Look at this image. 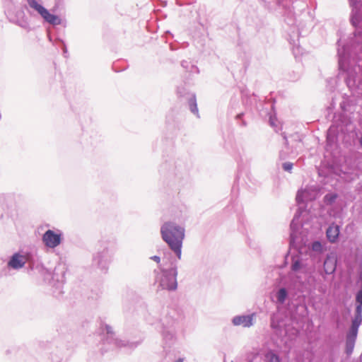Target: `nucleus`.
Here are the masks:
<instances>
[{
  "instance_id": "obj_1",
  "label": "nucleus",
  "mask_w": 362,
  "mask_h": 362,
  "mask_svg": "<svg viewBox=\"0 0 362 362\" xmlns=\"http://www.w3.org/2000/svg\"><path fill=\"white\" fill-rule=\"evenodd\" d=\"M163 240L180 259L182 240L185 238V229L174 223L165 222L160 228Z\"/></svg>"
},
{
  "instance_id": "obj_2",
  "label": "nucleus",
  "mask_w": 362,
  "mask_h": 362,
  "mask_svg": "<svg viewBox=\"0 0 362 362\" xmlns=\"http://www.w3.org/2000/svg\"><path fill=\"white\" fill-rule=\"evenodd\" d=\"M28 3L31 8L37 11L49 23L54 25L61 24L62 21L59 17L51 14L45 8L39 4L35 0H28Z\"/></svg>"
},
{
  "instance_id": "obj_3",
  "label": "nucleus",
  "mask_w": 362,
  "mask_h": 362,
  "mask_svg": "<svg viewBox=\"0 0 362 362\" xmlns=\"http://www.w3.org/2000/svg\"><path fill=\"white\" fill-rule=\"evenodd\" d=\"M177 270L171 268L167 271H164L160 279V286L163 288L171 291L177 288Z\"/></svg>"
},
{
  "instance_id": "obj_4",
  "label": "nucleus",
  "mask_w": 362,
  "mask_h": 362,
  "mask_svg": "<svg viewBox=\"0 0 362 362\" xmlns=\"http://www.w3.org/2000/svg\"><path fill=\"white\" fill-rule=\"evenodd\" d=\"M42 241L47 247L54 248L61 243V234L48 230L43 235Z\"/></svg>"
},
{
  "instance_id": "obj_5",
  "label": "nucleus",
  "mask_w": 362,
  "mask_h": 362,
  "mask_svg": "<svg viewBox=\"0 0 362 362\" xmlns=\"http://www.w3.org/2000/svg\"><path fill=\"white\" fill-rule=\"evenodd\" d=\"M337 257L334 253L328 254L323 264L324 272L327 274H333L337 268Z\"/></svg>"
},
{
  "instance_id": "obj_6",
  "label": "nucleus",
  "mask_w": 362,
  "mask_h": 362,
  "mask_svg": "<svg viewBox=\"0 0 362 362\" xmlns=\"http://www.w3.org/2000/svg\"><path fill=\"white\" fill-rule=\"evenodd\" d=\"M26 260L27 259L25 256L16 253L12 256L8 265L13 269H20L25 265Z\"/></svg>"
},
{
  "instance_id": "obj_7",
  "label": "nucleus",
  "mask_w": 362,
  "mask_h": 362,
  "mask_svg": "<svg viewBox=\"0 0 362 362\" xmlns=\"http://www.w3.org/2000/svg\"><path fill=\"white\" fill-rule=\"evenodd\" d=\"M358 333V329L354 330V328L351 327L349 334L347 336V350L346 352L348 354H350L352 352L354 344L355 339L356 338Z\"/></svg>"
},
{
  "instance_id": "obj_8",
  "label": "nucleus",
  "mask_w": 362,
  "mask_h": 362,
  "mask_svg": "<svg viewBox=\"0 0 362 362\" xmlns=\"http://www.w3.org/2000/svg\"><path fill=\"white\" fill-rule=\"evenodd\" d=\"M326 233L328 240L332 243H334L338 238L339 234V226L335 225L330 226L327 228Z\"/></svg>"
},
{
  "instance_id": "obj_9",
  "label": "nucleus",
  "mask_w": 362,
  "mask_h": 362,
  "mask_svg": "<svg viewBox=\"0 0 362 362\" xmlns=\"http://www.w3.org/2000/svg\"><path fill=\"white\" fill-rule=\"evenodd\" d=\"M234 325H242L247 327L249 325V317L247 316H236L233 319Z\"/></svg>"
},
{
  "instance_id": "obj_10",
  "label": "nucleus",
  "mask_w": 362,
  "mask_h": 362,
  "mask_svg": "<svg viewBox=\"0 0 362 362\" xmlns=\"http://www.w3.org/2000/svg\"><path fill=\"white\" fill-rule=\"evenodd\" d=\"M266 359L267 362H280L279 356L272 351L267 354Z\"/></svg>"
},
{
  "instance_id": "obj_11",
  "label": "nucleus",
  "mask_w": 362,
  "mask_h": 362,
  "mask_svg": "<svg viewBox=\"0 0 362 362\" xmlns=\"http://www.w3.org/2000/svg\"><path fill=\"white\" fill-rule=\"evenodd\" d=\"M287 296V292L285 288H281L277 293V299L280 303H283Z\"/></svg>"
},
{
  "instance_id": "obj_12",
  "label": "nucleus",
  "mask_w": 362,
  "mask_h": 362,
  "mask_svg": "<svg viewBox=\"0 0 362 362\" xmlns=\"http://www.w3.org/2000/svg\"><path fill=\"white\" fill-rule=\"evenodd\" d=\"M362 320V309L360 307H356V315L353 321L361 323Z\"/></svg>"
},
{
  "instance_id": "obj_13",
  "label": "nucleus",
  "mask_w": 362,
  "mask_h": 362,
  "mask_svg": "<svg viewBox=\"0 0 362 362\" xmlns=\"http://www.w3.org/2000/svg\"><path fill=\"white\" fill-rule=\"evenodd\" d=\"M189 105L191 111L193 113H194V114L197 113L198 109H197V106L196 99L194 98H190L189 100Z\"/></svg>"
},
{
  "instance_id": "obj_14",
  "label": "nucleus",
  "mask_w": 362,
  "mask_h": 362,
  "mask_svg": "<svg viewBox=\"0 0 362 362\" xmlns=\"http://www.w3.org/2000/svg\"><path fill=\"white\" fill-rule=\"evenodd\" d=\"M301 268V264L299 259H295L293 261L291 265V269L294 272L298 271Z\"/></svg>"
},
{
  "instance_id": "obj_15",
  "label": "nucleus",
  "mask_w": 362,
  "mask_h": 362,
  "mask_svg": "<svg viewBox=\"0 0 362 362\" xmlns=\"http://www.w3.org/2000/svg\"><path fill=\"white\" fill-rule=\"evenodd\" d=\"M356 300L357 303L356 307H360L362 309V290L359 291L356 297Z\"/></svg>"
},
{
  "instance_id": "obj_16",
  "label": "nucleus",
  "mask_w": 362,
  "mask_h": 362,
  "mask_svg": "<svg viewBox=\"0 0 362 362\" xmlns=\"http://www.w3.org/2000/svg\"><path fill=\"white\" fill-rule=\"evenodd\" d=\"M336 199H337V194H327L325 197V202H327L329 204L334 202Z\"/></svg>"
},
{
  "instance_id": "obj_17",
  "label": "nucleus",
  "mask_w": 362,
  "mask_h": 362,
  "mask_svg": "<svg viewBox=\"0 0 362 362\" xmlns=\"http://www.w3.org/2000/svg\"><path fill=\"white\" fill-rule=\"evenodd\" d=\"M322 247L321 243L318 241L314 242L312 245V250L313 251L321 252Z\"/></svg>"
},
{
  "instance_id": "obj_18",
  "label": "nucleus",
  "mask_w": 362,
  "mask_h": 362,
  "mask_svg": "<svg viewBox=\"0 0 362 362\" xmlns=\"http://www.w3.org/2000/svg\"><path fill=\"white\" fill-rule=\"evenodd\" d=\"M293 168V163H284L283 164V168L286 171H291Z\"/></svg>"
},
{
  "instance_id": "obj_19",
  "label": "nucleus",
  "mask_w": 362,
  "mask_h": 362,
  "mask_svg": "<svg viewBox=\"0 0 362 362\" xmlns=\"http://www.w3.org/2000/svg\"><path fill=\"white\" fill-rule=\"evenodd\" d=\"M360 324L361 323L352 321L351 328H354V330L358 329Z\"/></svg>"
},
{
  "instance_id": "obj_20",
  "label": "nucleus",
  "mask_w": 362,
  "mask_h": 362,
  "mask_svg": "<svg viewBox=\"0 0 362 362\" xmlns=\"http://www.w3.org/2000/svg\"><path fill=\"white\" fill-rule=\"evenodd\" d=\"M152 259H153L154 261H156V262H160V257H158V256H153L151 257Z\"/></svg>"
},
{
  "instance_id": "obj_21",
  "label": "nucleus",
  "mask_w": 362,
  "mask_h": 362,
  "mask_svg": "<svg viewBox=\"0 0 362 362\" xmlns=\"http://www.w3.org/2000/svg\"><path fill=\"white\" fill-rule=\"evenodd\" d=\"M175 362H182V359H178L177 361H176Z\"/></svg>"
}]
</instances>
